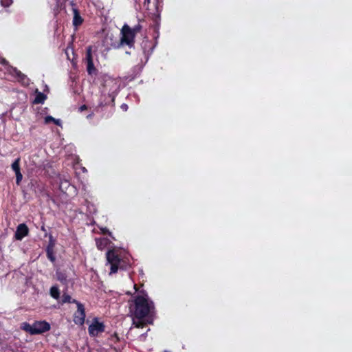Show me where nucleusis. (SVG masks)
I'll list each match as a JSON object with an SVG mask.
<instances>
[{
	"label": "nucleus",
	"instance_id": "f257e3e1",
	"mask_svg": "<svg viewBox=\"0 0 352 352\" xmlns=\"http://www.w3.org/2000/svg\"><path fill=\"white\" fill-rule=\"evenodd\" d=\"M134 307L131 309L133 316V325L137 328H142L144 322L141 320L144 319L147 323H151V316L154 311L153 302L150 300L146 294L139 293L133 300Z\"/></svg>",
	"mask_w": 352,
	"mask_h": 352
},
{
	"label": "nucleus",
	"instance_id": "f03ea898",
	"mask_svg": "<svg viewBox=\"0 0 352 352\" xmlns=\"http://www.w3.org/2000/svg\"><path fill=\"white\" fill-rule=\"evenodd\" d=\"M107 263L111 265L110 274L117 272L121 261L118 250L108 251L107 252Z\"/></svg>",
	"mask_w": 352,
	"mask_h": 352
},
{
	"label": "nucleus",
	"instance_id": "7ed1b4c3",
	"mask_svg": "<svg viewBox=\"0 0 352 352\" xmlns=\"http://www.w3.org/2000/svg\"><path fill=\"white\" fill-rule=\"evenodd\" d=\"M121 43L131 47L134 43L135 33L127 25H124L122 29Z\"/></svg>",
	"mask_w": 352,
	"mask_h": 352
},
{
	"label": "nucleus",
	"instance_id": "20e7f679",
	"mask_svg": "<svg viewBox=\"0 0 352 352\" xmlns=\"http://www.w3.org/2000/svg\"><path fill=\"white\" fill-rule=\"evenodd\" d=\"M88 331L91 336H96L104 331V326L103 323L98 322L97 319H94L89 325Z\"/></svg>",
	"mask_w": 352,
	"mask_h": 352
},
{
	"label": "nucleus",
	"instance_id": "39448f33",
	"mask_svg": "<svg viewBox=\"0 0 352 352\" xmlns=\"http://www.w3.org/2000/svg\"><path fill=\"white\" fill-rule=\"evenodd\" d=\"M77 311L74 314V322L78 325H82L85 319V309L82 304L77 302Z\"/></svg>",
	"mask_w": 352,
	"mask_h": 352
},
{
	"label": "nucleus",
	"instance_id": "423d86ee",
	"mask_svg": "<svg viewBox=\"0 0 352 352\" xmlns=\"http://www.w3.org/2000/svg\"><path fill=\"white\" fill-rule=\"evenodd\" d=\"M33 329L34 334L42 333L50 329V324L45 320L36 321L33 323Z\"/></svg>",
	"mask_w": 352,
	"mask_h": 352
},
{
	"label": "nucleus",
	"instance_id": "0eeeda50",
	"mask_svg": "<svg viewBox=\"0 0 352 352\" xmlns=\"http://www.w3.org/2000/svg\"><path fill=\"white\" fill-rule=\"evenodd\" d=\"M8 72L23 85H28L29 84V79L16 68L9 67Z\"/></svg>",
	"mask_w": 352,
	"mask_h": 352
},
{
	"label": "nucleus",
	"instance_id": "6e6552de",
	"mask_svg": "<svg viewBox=\"0 0 352 352\" xmlns=\"http://www.w3.org/2000/svg\"><path fill=\"white\" fill-rule=\"evenodd\" d=\"M28 232L29 229L28 226L25 223H21L16 228L14 234L15 239L21 241L28 234Z\"/></svg>",
	"mask_w": 352,
	"mask_h": 352
},
{
	"label": "nucleus",
	"instance_id": "1a4fd4ad",
	"mask_svg": "<svg viewBox=\"0 0 352 352\" xmlns=\"http://www.w3.org/2000/svg\"><path fill=\"white\" fill-rule=\"evenodd\" d=\"M161 3V0H145L144 2V6L148 10H155L156 12H158Z\"/></svg>",
	"mask_w": 352,
	"mask_h": 352
},
{
	"label": "nucleus",
	"instance_id": "9d476101",
	"mask_svg": "<svg viewBox=\"0 0 352 352\" xmlns=\"http://www.w3.org/2000/svg\"><path fill=\"white\" fill-rule=\"evenodd\" d=\"M73 13H74L73 25L74 26L77 27L82 23V19L80 16L78 10L75 7L73 8Z\"/></svg>",
	"mask_w": 352,
	"mask_h": 352
},
{
	"label": "nucleus",
	"instance_id": "9b49d317",
	"mask_svg": "<svg viewBox=\"0 0 352 352\" xmlns=\"http://www.w3.org/2000/svg\"><path fill=\"white\" fill-rule=\"evenodd\" d=\"M96 243L97 248L99 250H102L107 246L109 240L106 238L96 239Z\"/></svg>",
	"mask_w": 352,
	"mask_h": 352
},
{
	"label": "nucleus",
	"instance_id": "f8f14e48",
	"mask_svg": "<svg viewBox=\"0 0 352 352\" xmlns=\"http://www.w3.org/2000/svg\"><path fill=\"white\" fill-rule=\"evenodd\" d=\"M46 100V96L38 91L37 89L36 90V96L34 100V103L35 104H42L45 102Z\"/></svg>",
	"mask_w": 352,
	"mask_h": 352
},
{
	"label": "nucleus",
	"instance_id": "ddd939ff",
	"mask_svg": "<svg viewBox=\"0 0 352 352\" xmlns=\"http://www.w3.org/2000/svg\"><path fill=\"white\" fill-rule=\"evenodd\" d=\"M44 122H45V124H49L50 122H54L55 124H56L58 126H61V121H60V120L56 119V118H53L51 116H46L45 118Z\"/></svg>",
	"mask_w": 352,
	"mask_h": 352
},
{
	"label": "nucleus",
	"instance_id": "4468645a",
	"mask_svg": "<svg viewBox=\"0 0 352 352\" xmlns=\"http://www.w3.org/2000/svg\"><path fill=\"white\" fill-rule=\"evenodd\" d=\"M50 295L54 299H58L60 296L59 289L56 286H52L50 289Z\"/></svg>",
	"mask_w": 352,
	"mask_h": 352
},
{
	"label": "nucleus",
	"instance_id": "2eb2a0df",
	"mask_svg": "<svg viewBox=\"0 0 352 352\" xmlns=\"http://www.w3.org/2000/svg\"><path fill=\"white\" fill-rule=\"evenodd\" d=\"M21 328L27 331V332H29L30 334H32L34 335V333L33 332L34 329H33V324H30L28 322H23L21 324Z\"/></svg>",
	"mask_w": 352,
	"mask_h": 352
},
{
	"label": "nucleus",
	"instance_id": "dca6fc26",
	"mask_svg": "<svg viewBox=\"0 0 352 352\" xmlns=\"http://www.w3.org/2000/svg\"><path fill=\"white\" fill-rule=\"evenodd\" d=\"M87 69L89 74H93L96 72V68L94 67L93 61H89V63H87Z\"/></svg>",
	"mask_w": 352,
	"mask_h": 352
},
{
	"label": "nucleus",
	"instance_id": "f3484780",
	"mask_svg": "<svg viewBox=\"0 0 352 352\" xmlns=\"http://www.w3.org/2000/svg\"><path fill=\"white\" fill-rule=\"evenodd\" d=\"M19 162L20 159L18 158L12 164V168L15 173L20 171Z\"/></svg>",
	"mask_w": 352,
	"mask_h": 352
},
{
	"label": "nucleus",
	"instance_id": "a211bd4d",
	"mask_svg": "<svg viewBox=\"0 0 352 352\" xmlns=\"http://www.w3.org/2000/svg\"><path fill=\"white\" fill-rule=\"evenodd\" d=\"M87 62L89 63V61H93L92 56H91V47H88L87 49V55H86Z\"/></svg>",
	"mask_w": 352,
	"mask_h": 352
},
{
	"label": "nucleus",
	"instance_id": "6ab92c4d",
	"mask_svg": "<svg viewBox=\"0 0 352 352\" xmlns=\"http://www.w3.org/2000/svg\"><path fill=\"white\" fill-rule=\"evenodd\" d=\"M12 0H1V4L3 7H9L12 3Z\"/></svg>",
	"mask_w": 352,
	"mask_h": 352
},
{
	"label": "nucleus",
	"instance_id": "aec40b11",
	"mask_svg": "<svg viewBox=\"0 0 352 352\" xmlns=\"http://www.w3.org/2000/svg\"><path fill=\"white\" fill-rule=\"evenodd\" d=\"M15 174H16V182L17 184H19V183L22 180L23 175H22V174L21 173L20 171L16 173Z\"/></svg>",
	"mask_w": 352,
	"mask_h": 352
},
{
	"label": "nucleus",
	"instance_id": "412c9836",
	"mask_svg": "<svg viewBox=\"0 0 352 352\" xmlns=\"http://www.w3.org/2000/svg\"><path fill=\"white\" fill-rule=\"evenodd\" d=\"M71 300V297L69 295H63V302H69Z\"/></svg>",
	"mask_w": 352,
	"mask_h": 352
},
{
	"label": "nucleus",
	"instance_id": "4be33fe9",
	"mask_svg": "<svg viewBox=\"0 0 352 352\" xmlns=\"http://www.w3.org/2000/svg\"><path fill=\"white\" fill-rule=\"evenodd\" d=\"M56 276H57V278L60 281H63L65 280V277L64 276V275H63L61 273H60L58 272H56Z\"/></svg>",
	"mask_w": 352,
	"mask_h": 352
},
{
	"label": "nucleus",
	"instance_id": "5701e85b",
	"mask_svg": "<svg viewBox=\"0 0 352 352\" xmlns=\"http://www.w3.org/2000/svg\"><path fill=\"white\" fill-rule=\"evenodd\" d=\"M120 108L124 111H126L127 109H128V106L127 104H122L120 107Z\"/></svg>",
	"mask_w": 352,
	"mask_h": 352
},
{
	"label": "nucleus",
	"instance_id": "b1692460",
	"mask_svg": "<svg viewBox=\"0 0 352 352\" xmlns=\"http://www.w3.org/2000/svg\"><path fill=\"white\" fill-rule=\"evenodd\" d=\"M47 254H48V258L52 261H54V256H52V254L51 253H50V252L48 251L47 252Z\"/></svg>",
	"mask_w": 352,
	"mask_h": 352
},
{
	"label": "nucleus",
	"instance_id": "393cba45",
	"mask_svg": "<svg viewBox=\"0 0 352 352\" xmlns=\"http://www.w3.org/2000/svg\"><path fill=\"white\" fill-rule=\"evenodd\" d=\"M86 106L85 105H82V107H80V110L82 111H84L85 109H86Z\"/></svg>",
	"mask_w": 352,
	"mask_h": 352
},
{
	"label": "nucleus",
	"instance_id": "a878e982",
	"mask_svg": "<svg viewBox=\"0 0 352 352\" xmlns=\"http://www.w3.org/2000/svg\"><path fill=\"white\" fill-rule=\"evenodd\" d=\"M66 1H67V0H56L57 3H58V4H59V3H63V2Z\"/></svg>",
	"mask_w": 352,
	"mask_h": 352
},
{
	"label": "nucleus",
	"instance_id": "bb28decb",
	"mask_svg": "<svg viewBox=\"0 0 352 352\" xmlns=\"http://www.w3.org/2000/svg\"><path fill=\"white\" fill-rule=\"evenodd\" d=\"M6 60L3 59L1 63H2L3 64H6Z\"/></svg>",
	"mask_w": 352,
	"mask_h": 352
},
{
	"label": "nucleus",
	"instance_id": "cd10ccee",
	"mask_svg": "<svg viewBox=\"0 0 352 352\" xmlns=\"http://www.w3.org/2000/svg\"><path fill=\"white\" fill-rule=\"evenodd\" d=\"M144 338V335H141V336H140V338L141 340H142V339H143Z\"/></svg>",
	"mask_w": 352,
	"mask_h": 352
}]
</instances>
